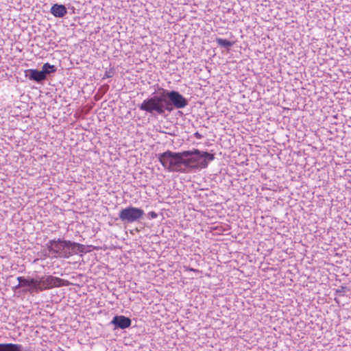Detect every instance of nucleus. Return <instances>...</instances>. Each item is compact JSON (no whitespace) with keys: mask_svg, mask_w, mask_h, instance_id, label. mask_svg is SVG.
Segmentation results:
<instances>
[{"mask_svg":"<svg viewBox=\"0 0 351 351\" xmlns=\"http://www.w3.org/2000/svg\"><path fill=\"white\" fill-rule=\"evenodd\" d=\"M346 287L341 286V287H340L339 289L336 290V293L339 294V295H343L344 292H345V291H346Z\"/></svg>","mask_w":351,"mask_h":351,"instance_id":"4468645a","label":"nucleus"},{"mask_svg":"<svg viewBox=\"0 0 351 351\" xmlns=\"http://www.w3.org/2000/svg\"><path fill=\"white\" fill-rule=\"evenodd\" d=\"M216 43H217V45L219 46L224 47V48H227V49H228L229 47H231L234 44L233 42H231L230 40H226V39H223L221 38H217Z\"/></svg>","mask_w":351,"mask_h":351,"instance_id":"f8f14e48","label":"nucleus"},{"mask_svg":"<svg viewBox=\"0 0 351 351\" xmlns=\"http://www.w3.org/2000/svg\"><path fill=\"white\" fill-rule=\"evenodd\" d=\"M69 284L68 280L51 275L38 277L37 279L36 293L54 287L68 286Z\"/></svg>","mask_w":351,"mask_h":351,"instance_id":"20e7f679","label":"nucleus"},{"mask_svg":"<svg viewBox=\"0 0 351 351\" xmlns=\"http://www.w3.org/2000/svg\"><path fill=\"white\" fill-rule=\"evenodd\" d=\"M47 245L55 257L60 258H69L78 252H84L85 250L82 244L61 239L50 240Z\"/></svg>","mask_w":351,"mask_h":351,"instance_id":"7ed1b4c3","label":"nucleus"},{"mask_svg":"<svg viewBox=\"0 0 351 351\" xmlns=\"http://www.w3.org/2000/svg\"><path fill=\"white\" fill-rule=\"evenodd\" d=\"M195 136L197 138H202V135L199 134V132H196L195 133Z\"/></svg>","mask_w":351,"mask_h":351,"instance_id":"2eb2a0df","label":"nucleus"},{"mask_svg":"<svg viewBox=\"0 0 351 351\" xmlns=\"http://www.w3.org/2000/svg\"><path fill=\"white\" fill-rule=\"evenodd\" d=\"M147 217L150 219H156L158 217V214L154 211H150L147 213Z\"/></svg>","mask_w":351,"mask_h":351,"instance_id":"ddd939ff","label":"nucleus"},{"mask_svg":"<svg viewBox=\"0 0 351 351\" xmlns=\"http://www.w3.org/2000/svg\"><path fill=\"white\" fill-rule=\"evenodd\" d=\"M157 158L168 171L186 173L189 169L206 168L208 162L215 159V154L202 152L197 149L182 152L167 150L158 154Z\"/></svg>","mask_w":351,"mask_h":351,"instance_id":"f257e3e1","label":"nucleus"},{"mask_svg":"<svg viewBox=\"0 0 351 351\" xmlns=\"http://www.w3.org/2000/svg\"><path fill=\"white\" fill-rule=\"evenodd\" d=\"M17 280L19 284L15 286V289L27 287V288L25 289L26 292H29V293H36L37 279L19 276Z\"/></svg>","mask_w":351,"mask_h":351,"instance_id":"423d86ee","label":"nucleus"},{"mask_svg":"<svg viewBox=\"0 0 351 351\" xmlns=\"http://www.w3.org/2000/svg\"><path fill=\"white\" fill-rule=\"evenodd\" d=\"M106 76L107 77H112V75H110L108 72H106Z\"/></svg>","mask_w":351,"mask_h":351,"instance_id":"dca6fc26","label":"nucleus"},{"mask_svg":"<svg viewBox=\"0 0 351 351\" xmlns=\"http://www.w3.org/2000/svg\"><path fill=\"white\" fill-rule=\"evenodd\" d=\"M57 71V68L55 65L50 64L49 62L45 63L43 66L41 71L43 73V76L45 80L47 79L49 75H51L53 73H55Z\"/></svg>","mask_w":351,"mask_h":351,"instance_id":"9b49d317","label":"nucleus"},{"mask_svg":"<svg viewBox=\"0 0 351 351\" xmlns=\"http://www.w3.org/2000/svg\"><path fill=\"white\" fill-rule=\"evenodd\" d=\"M188 104V99L178 91L160 88L158 95L145 99L138 108L150 114L165 116L166 111L171 112L174 109H182Z\"/></svg>","mask_w":351,"mask_h":351,"instance_id":"f03ea898","label":"nucleus"},{"mask_svg":"<svg viewBox=\"0 0 351 351\" xmlns=\"http://www.w3.org/2000/svg\"><path fill=\"white\" fill-rule=\"evenodd\" d=\"M24 73L25 77L30 81L35 82L38 84H43L45 81L41 70L29 69L25 70Z\"/></svg>","mask_w":351,"mask_h":351,"instance_id":"6e6552de","label":"nucleus"},{"mask_svg":"<svg viewBox=\"0 0 351 351\" xmlns=\"http://www.w3.org/2000/svg\"><path fill=\"white\" fill-rule=\"evenodd\" d=\"M110 324L114 326V330H124L130 327L132 319L124 315H115L110 322Z\"/></svg>","mask_w":351,"mask_h":351,"instance_id":"0eeeda50","label":"nucleus"},{"mask_svg":"<svg viewBox=\"0 0 351 351\" xmlns=\"http://www.w3.org/2000/svg\"><path fill=\"white\" fill-rule=\"evenodd\" d=\"M0 351H28V350L21 344L15 343H0Z\"/></svg>","mask_w":351,"mask_h":351,"instance_id":"9d476101","label":"nucleus"},{"mask_svg":"<svg viewBox=\"0 0 351 351\" xmlns=\"http://www.w3.org/2000/svg\"><path fill=\"white\" fill-rule=\"evenodd\" d=\"M108 85H106V86H105V90H108Z\"/></svg>","mask_w":351,"mask_h":351,"instance_id":"f3484780","label":"nucleus"},{"mask_svg":"<svg viewBox=\"0 0 351 351\" xmlns=\"http://www.w3.org/2000/svg\"><path fill=\"white\" fill-rule=\"evenodd\" d=\"M50 12L57 18H62L67 14V9L64 5L55 3L50 10Z\"/></svg>","mask_w":351,"mask_h":351,"instance_id":"1a4fd4ad","label":"nucleus"},{"mask_svg":"<svg viewBox=\"0 0 351 351\" xmlns=\"http://www.w3.org/2000/svg\"><path fill=\"white\" fill-rule=\"evenodd\" d=\"M145 215L144 210L140 208L129 206L122 208L119 213V219L123 223H132L139 221Z\"/></svg>","mask_w":351,"mask_h":351,"instance_id":"39448f33","label":"nucleus"}]
</instances>
